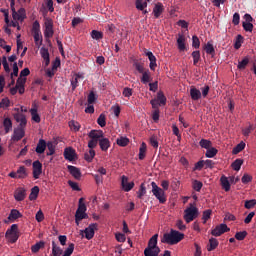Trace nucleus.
<instances>
[{"label": "nucleus", "mask_w": 256, "mask_h": 256, "mask_svg": "<svg viewBox=\"0 0 256 256\" xmlns=\"http://www.w3.org/2000/svg\"><path fill=\"white\" fill-rule=\"evenodd\" d=\"M185 239V234L171 229L169 233H164L161 243H166L167 245H177V243H181Z\"/></svg>", "instance_id": "f257e3e1"}, {"label": "nucleus", "mask_w": 256, "mask_h": 256, "mask_svg": "<svg viewBox=\"0 0 256 256\" xmlns=\"http://www.w3.org/2000/svg\"><path fill=\"white\" fill-rule=\"evenodd\" d=\"M157 239H159V234H155L150 238L148 246L144 250V256H159L161 248L157 246Z\"/></svg>", "instance_id": "f03ea898"}, {"label": "nucleus", "mask_w": 256, "mask_h": 256, "mask_svg": "<svg viewBox=\"0 0 256 256\" xmlns=\"http://www.w3.org/2000/svg\"><path fill=\"white\" fill-rule=\"evenodd\" d=\"M32 33L36 47H41L43 45V35L41 34V24L37 20L32 24Z\"/></svg>", "instance_id": "7ed1b4c3"}, {"label": "nucleus", "mask_w": 256, "mask_h": 256, "mask_svg": "<svg viewBox=\"0 0 256 256\" xmlns=\"http://www.w3.org/2000/svg\"><path fill=\"white\" fill-rule=\"evenodd\" d=\"M88 137L90 139L88 142V148L95 149L99 143V140L103 137V132L101 130H91Z\"/></svg>", "instance_id": "20e7f679"}, {"label": "nucleus", "mask_w": 256, "mask_h": 256, "mask_svg": "<svg viewBox=\"0 0 256 256\" xmlns=\"http://www.w3.org/2000/svg\"><path fill=\"white\" fill-rule=\"evenodd\" d=\"M5 237L9 243H17V240L19 239V226L17 224H12L6 231Z\"/></svg>", "instance_id": "39448f33"}, {"label": "nucleus", "mask_w": 256, "mask_h": 256, "mask_svg": "<svg viewBox=\"0 0 256 256\" xmlns=\"http://www.w3.org/2000/svg\"><path fill=\"white\" fill-rule=\"evenodd\" d=\"M152 194L156 199H158L159 203L163 204L167 202V197H165V190L163 188L158 187L157 183L151 182Z\"/></svg>", "instance_id": "423d86ee"}, {"label": "nucleus", "mask_w": 256, "mask_h": 256, "mask_svg": "<svg viewBox=\"0 0 256 256\" xmlns=\"http://www.w3.org/2000/svg\"><path fill=\"white\" fill-rule=\"evenodd\" d=\"M184 213L186 223H191V221H194L195 218L199 216V209L191 205V207L187 208Z\"/></svg>", "instance_id": "0eeeda50"}, {"label": "nucleus", "mask_w": 256, "mask_h": 256, "mask_svg": "<svg viewBox=\"0 0 256 256\" xmlns=\"http://www.w3.org/2000/svg\"><path fill=\"white\" fill-rule=\"evenodd\" d=\"M44 37L45 39H51L53 35H55V31L53 30V19L45 18L44 22Z\"/></svg>", "instance_id": "6e6552de"}, {"label": "nucleus", "mask_w": 256, "mask_h": 256, "mask_svg": "<svg viewBox=\"0 0 256 256\" xmlns=\"http://www.w3.org/2000/svg\"><path fill=\"white\" fill-rule=\"evenodd\" d=\"M228 231H231V229L227 227V224H220L212 229L211 235H213V237H221L223 233H228Z\"/></svg>", "instance_id": "1a4fd4ad"}, {"label": "nucleus", "mask_w": 256, "mask_h": 256, "mask_svg": "<svg viewBox=\"0 0 256 256\" xmlns=\"http://www.w3.org/2000/svg\"><path fill=\"white\" fill-rule=\"evenodd\" d=\"M32 169L34 179H39L41 173H43V164L39 160H36L32 164Z\"/></svg>", "instance_id": "9d476101"}, {"label": "nucleus", "mask_w": 256, "mask_h": 256, "mask_svg": "<svg viewBox=\"0 0 256 256\" xmlns=\"http://www.w3.org/2000/svg\"><path fill=\"white\" fill-rule=\"evenodd\" d=\"M25 137V128H22L18 126L17 128L14 129V134L12 135L11 139L12 141H21Z\"/></svg>", "instance_id": "9b49d317"}, {"label": "nucleus", "mask_w": 256, "mask_h": 256, "mask_svg": "<svg viewBox=\"0 0 256 256\" xmlns=\"http://www.w3.org/2000/svg\"><path fill=\"white\" fill-rule=\"evenodd\" d=\"M95 229H97V224L93 223L90 224L84 231H81L82 233H85V238L90 241V239H93L95 237Z\"/></svg>", "instance_id": "f8f14e48"}, {"label": "nucleus", "mask_w": 256, "mask_h": 256, "mask_svg": "<svg viewBox=\"0 0 256 256\" xmlns=\"http://www.w3.org/2000/svg\"><path fill=\"white\" fill-rule=\"evenodd\" d=\"M144 53H145L146 57H148V59L150 61L149 67H150L151 71H155V69L157 67V57H155L153 55V52L147 51V49H144Z\"/></svg>", "instance_id": "ddd939ff"}, {"label": "nucleus", "mask_w": 256, "mask_h": 256, "mask_svg": "<svg viewBox=\"0 0 256 256\" xmlns=\"http://www.w3.org/2000/svg\"><path fill=\"white\" fill-rule=\"evenodd\" d=\"M14 119L17 123H20L18 127H22L25 129L27 127V117L23 113L14 114Z\"/></svg>", "instance_id": "4468645a"}, {"label": "nucleus", "mask_w": 256, "mask_h": 256, "mask_svg": "<svg viewBox=\"0 0 256 256\" xmlns=\"http://www.w3.org/2000/svg\"><path fill=\"white\" fill-rule=\"evenodd\" d=\"M163 11H165V7H163V3L161 2L156 3L152 12L155 19H159L161 15H163Z\"/></svg>", "instance_id": "2eb2a0df"}, {"label": "nucleus", "mask_w": 256, "mask_h": 256, "mask_svg": "<svg viewBox=\"0 0 256 256\" xmlns=\"http://www.w3.org/2000/svg\"><path fill=\"white\" fill-rule=\"evenodd\" d=\"M75 155H77L75 149L71 147L65 148L64 159H66V161H75Z\"/></svg>", "instance_id": "dca6fc26"}, {"label": "nucleus", "mask_w": 256, "mask_h": 256, "mask_svg": "<svg viewBox=\"0 0 256 256\" xmlns=\"http://www.w3.org/2000/svg\"><path fill=\"white\" fill-rule=\"evenodd\" d=\"M14 197L17 201H24L25 197H27V191L25 188H18L14 192Z\"/></svg>", "instance_id": "f3484780"}, {"label": "nucleus", "mask_w": 256, "mask_h": 256, "mask_svg": "<svg viewBox=\"0 0 256 256\" xmlns=\"http://www.w3.org/2000/svg\"><path fill=\"white\" fill-rule=\"evenodd\" d=\"M67 169L70 173V175H72V177H74V179H81V170L75 166L72 165H68Z\"/></svg>", "instance_id": "a211bd4d"}, {"label": "nucleus", "mask_w": 256, "mask_h": 256, "mask_svg": "<svg viewBox=\"0 0 256 256\" xmlns=\"http://www.w3.org/2000/svg\"><path fill=\"white\" fill-rule=\"evenodd\" d=\"M128 178L126 176H122V187L126 193H129L133 187H135V182H127Z\"/></svg>", "instance_id": "6ab92c4d"}, {"label": "nucleus", "mask_w": 256, "mask_h": 256, "mask_svg": "<svg viewBox=\"0 0 256 256\" xmlns=\"http://www.w3.org/2000/svg\"><path fill=\"white\" fill-rule=\"evenodd\" d=\"M45 149H47V142L44 139H40L36 146V153L38 155H42V153H45Z\"/></svg>", "instance_id": "aec40b11"}, {"label": "nucleus", "mask_w": 256, "mask_h": 256, "mask_svg": "<svg viewBox=\"0 0 256 256\" xmlns=\"http://www.w3.org/2000/svg\"><path fill=\"white\" fill-rule=\"evenodd\" d=\"M190 97H191L192 101H199V99H201V97H202L201 90H199L195 87H191L190 88Z\"/></svg>", "instance_id": "412c9836"}, {"label": "nucleus", "mask_w": 256, "mask_h": 256, "mask_svg": "<svg viewBox=\"0 0 256 256\" xmlns=\"http://www.w3.org/2000/svg\"><path fill=\"white\" fill-rule=\"evenodd\" d=\"M220 183H221L222 189H224V191H226V192L231 191V183H229V178H227V176H225V175L221 176Z\"/></svg>", "instance_id": "4be33fe9"}, {"label": "nucleus", "mask_w": 256, "mask_h": 256, "mask_svg": "<svg viewBox=\"0 0 256 256\" xmlns=\"http://www.w3.org/2000/svg\"><path fill=\"white\" fill-rule=\"evenodd\" d=\"M79 79H83V74H75L71 79L72 91H75L79 87Z\"/></svg>", "instance_id": "5701e85b"}, {"label": "nucleus", "mask_w": 256, "mask_h": 256, "mask_svg": "<svg viewBox=\"0 0 256 256\" xmlns=\"http://www.w3.org/2000/svg\"><path fill=\"white\" fill-rule=\"evenodd\" d=\"M2 125L4 127V131H5L6 134L11 132L12 129H13V121H11V118H5L3 120Z\"/></svg>", "instance_id": "b1692460"}, {"label": "nucleus", "mask_w": 256, "mask_h": 256, "mask_svg": "<svg viewBox=\"0 0 256 256\" xmlns=\"http://www.w3.org/2000/svg\"><path fill=\"white\" fill-rule=\"evenodd\" d=\"M185 41H186L185 35L178 34L177 45H178L179 51H185V49H186Z\"/></svg>", "instance_id": "393cba45"}, {"label": "nucleus", "mask_w": 256, "mask_h": 256, "mask_svg": "<svg viewBox=\"0 0 256 256\" xmlns=\"http://www.w3.org/2000/svg\"><path fill=\"white\" fill-rule=\"evenodd\" d=\"M99 145H100V149L102 151H107L109 149V147H111V142L109 141V139L102 137L99 140Z\"/></svg>", "instance_id": "a878e982"}, {"label": "nucleus", "mask_w": 256, "mask_h": 256, "mask_svg": "<svg viewBox=\"0 0 256 256\" xmlns=\"http://www.w3.org/2000/svg\"><path fill=\"white\" fill-rule=\"evenodd\" d=\"M150 81L151 71H149V69H146V71L142 72L141 83H143V85H147V83H150Z\"/></svg>", "instance_id": "bb28decb"}, {"label": "nucleus", "mask_w": 256, "mask_h": 256, "mask_svg": "<svg viewBox=\"0 0 256 256\" xmlns=\"http://www.w3.org/2000/svg\"><path fill=\"white\" fill-rule=\"evenodd\" d=\"M83 219H89V215L85 212H77L75 213V223L76 225H79Z\"/></svg>", "instance_id": "cd10ccee"}, {"label": "nucleus", "mask_w": 256, "mask_h": 256, "mask_svg": "<svg viewBox=\"0 0 256 256\" xmlns=\"http://www.w3.org/2000/svg\"><path fill=\"white\" fill-rule=\"evenodd\" d=\"M10 7L14 21H21V14L17 13V11L15 10V0H12L10 2Z\"/></svg>", "instance_id": "c85d7f7f"}, {"label": "nucleus", "mask_w": 256, "mask_h": 256, "mask_svg": "<svg viewBox=\"0 0 256 256\" xmlns=\"http://www.w3.org/2000/svg\"><path fill=\"white\" fill-rule=\"evenodd\" d=\"M216 247H219V241L216 238H210L207 251H215Z\"/></svg>", "instance_id": "c756f323"}, {"label": "nucleus", "mask_w": 256, "mask_h": 256, "mask_svg": "<svg viewBox=\"0 0 256 256\" xmlns=\"http://www.w3.org/2000/svg\"><path fill=\"white\" fill-rule=\"evenodd\" d=\"M133 67H135L136 71H138V73H144L147 71V69H145V64L143 62H139V61H134L133 63Z\"/></svg>", "instance_id": "7c9ffc66"}, {"label": "nucleus", "mask_w": 256, "mask_h": 256, "mask_svg": "<svg viewBox=\"0 0 256 256\" xmlns=\"http://www.w3.org/2000/svg\"><path fill=\"white\" fill-rule=\"evenodd\" d=\"M204 51L207 53V55H211V57H215V47L211 42H207V44L204 47Z\"/></svg>", "instance_id": "2f4dec72"}, {"label": "nucleus", "mask_w": 256, "mask_h": 256, "mask_svg": "<svg viewBox=\"0 0 256 256\" xmlns=\"http://www.w3.org/2000/svg\"><path fill=\"white\" fill-rule=\"evenodd\" d=\"M63 255V250L61 247L57 246L55 241L52 242V256H61Z\"/></svg>", "instance_id": "473e14b6"}, {"label": "nucleus", "mask_w": 256, "mask_h": 256, "mask_svg": "<svg viewBox=\"0 0 256 256\" xmlns=\"http://www.w3.org/2000/svg\"><path fill=\"white\" fill-rule=\"evenodd\" d=\"M20 217H23V215H21V212H19V210L17 209H13L11 210L8 219L9 221H15V219H19Z\"/></svg>", "instance_id": "72a5a7b5"}, {"label": "nucleus", "mask_w": 256, "mask_h": 256, "mask_svg": "<svg viewBox=\"0 0 256 256\" xmlns=\"http://www.w3.org/2000/svg\"><path fill=\"white\" fill-rule=\"evenodd\" d=\"M94 158H95V150H93V148H90V150L84 154V159L88 163H91V161H93Z\"/></svg>", "instance_id": "f704fd0d"}, {"label": "nucleus", "mask_w": 256, "mask_h": 256, "mask_svg": "<svg viewBox=\"0 0 256 256\" xmlns=\"http://www.w3.org/2000/svg\"><path fill=\"white\" fill-rule=\"evenodd\" d=\"M199 145L202 149H211L213 147V143L208 139H201Z\"/></svg>", "instance_id": "c9c22d12"}, {"label": "nucleus", "mask_w": 256, "mask_h": 256, "mask_svg": "<svg viewBox=\"0 0 256 256\" xmlns=\"http://www.w3.org/2000/svg\"><path fill=\"white\" fill-rule=\"evenodd\" d=\"M217 153H219V150H217L216 148L211 146L210 148L207 149L205 156L208 159H213V157H215V155H217Z\"/></svg>", "instance_id": "e433bc0d"}, {"label": "nucleus", "mask_w": 256, "mask_h": 256, "mask_svg": "<svg viewBox=\"0 0 256 256\" xmlns=\"http://www.w3.org/2000/svg\"><path fill=\"white\" fill-rule=\"evenodd\" d=\"M37 197H39V186H34L31 189V193L29 195V199H30V201H35V199H37Z\"/></svg>", "instance_id": "4c0bfd02"}, {"label": "nucleus", "mask_w": 256, "mask_h": 256, "mask_svg": "<svg viewBox=\"0 0 256 256\" xmlns=\"http://www.w3.org/2000/svg\"><path fill=\"white\" fill-rule=\"evenodd\" d=\"M145 153H147V144H145V142H142V144L139 148V159H140V161H143V159H145Z\"/></svg>", "instance_id": "58836bf2"}, {"label": "nucleus", "mask_w": 256, "mask_h": 256, "mask_svg": "<svg viewBox=\"0 0 256 256\" xmlns=\"http://www.w3.org/2000/svg\"><path fill=\"white\" fill-rule=\"evenodd\" d=\"M45 247V242L43 241H40V242H37L36 244H34L32 247H31V251L32 253H39V251L41 249H43Z\"/></svg>", "instance_id": "ea45409f"}, {"label": "nucleus", "mask_w": 256, "mask_h": 256, "mask_svg": "<svg viewBox=\"0 0 256 256\" xmlns=\"http://www.w3.org/2000/svg\"><path fill=\"white\" fill-rule=\"evenodd\" d=\"M117 145H119V147H127L129 145V138L127 137H119L116 140Z\"/></svg>", "instance_id": "a19ab883"}, {"label": "nucleus", "mask_w": 256, "mask_h": 256, "mask_svg": "<svg viewBox=\"0 0 256 256\" xmlns=\"http://www.w3.org/2000/svg\"><path fill=\"white\" fill-rule=\"evenodd\" d=\"M16 173L18 175V179H25V177H27V168H25V166H20Z\"/></svg>", "instance_id": "79ce46f5"}, {"label": "nucleus", "mask_w": 256, "mask_h": 256, "mask_svg": "<svg viewBox=\"0 0 256 256\" xmlns=\"http://www.w3.org/2000/svg\"><path fill=\"white\" fill-rule=\"evenodd\" d=\"M156 101L158 103H160L161 105H166L167 104V97H165V94H163V91H159L157 93Z\"/></svg>", "instance_id": "37998d69"}, {"label": "nucleus", "mask_w": 256, "mask_h": 256, "mask_svg": "<svg viewBox=\"0 0 256 256\" xmlns=\"http://www.w3.org/2000/svg\"><path fill=\"white\" fill-rule=\"evenodd\" d=\"M32 121H35V123H41V116H39V113H37V108H32L30 110Z\"/></svg>", "instance_id": "c03bdc74"}, {"label": "nucleus", "mask_w": 256, "mask_h": 256, "mask_svg": "<svg viewBox=\"0 0 256 256\" xmlns=\"http://www.w3.org/2000/svg\"><path fill=\"white\" fill-rule=\"evenodd\" d=\"M243 149H245V142H240L239 144H237L233 150H232V154L233 155H239V153H241V151H243Z\"/></svg>", "instance_id": "a18cd8bd"}, {"label": "nucleus", "mask_w": 256, "mask_h": 256, "mask_svg": "<svg viewBox=\"0 0 256 256\" xmlns=\"http://www.w3.org/2000/svg\"><path fill=\"white\" fill-rule=\"evenodd\" d=\"M146 194H147V188L145 187V183H142L140 185L139 190L137 191V197L138 199H143V197H145Z\"/></svg>", "instance_id": "49530a36"}, {"label": "nucleus", "mask_w": 256, "mask_h": 256, "mask_svg": "<svg viewBox=\"0 0 256 256\" xmlns=\"http://www.w3.org/2000/svg\"><path fill=\"white\" fill-rule=\"evenodd\" d=\"M193 58V65H197L201 61V52L199 50H195L191 54Z\"/></svg>", "instance_id": "de8ad7c7"}, {"label": "nucleus", "mask_w": 256, "mask_h": 256, "mask_svg": "<svg viewBox=\"0 0 256 256\" xmlns=\"http://www.w3.org/2000/svg\"><path fill=\"white\" fill-rule=\"evenodd\" d=\"M85 201V198H80L79 199V204H78V208H77V212L80 213H86L87 211V205H85L83 202Z\"/></svg>", "instance_id": "09e8293b"}, {"label": "nucleus", "mask_w": 256, "mask_h": 256, "mask_svg": "<svg viewBox=\"0 0 256 256\" xmlns=\"http://www.w3.org/2000/svg\"><path fill=\"white\" fill-rule=\"evenodd\" d=\"M241 165H243V159L238 158L232 163V169L234 171H241Z\"/></svg>", "instance_id": "8fccbe9b"}, {"label": "nucleus", "mask_w": 256, "mask_h": 256, "mask_svg": "<svg viewBox=\"0 0 256 256\" xmlns=\"http://www.w3.org/2000/svg\"><path fill=\"white\" fill-rule=\"evenodd\" d=\"M247 65H249V58L245 57V58H243L242 61L238 62V66L237 67H238V69L240 71H243V69H246Z\"/></svg>", "instance_id": "3c124183"}, {"label": "nucleus", "mask_w": 256, "mask_h": 256, "mask_svg": "<svg viewBox=\"0 0 256 256\" xmlns=\"http://www.w3.org/2000/svg\"><path fill=\"white\" fill-rule=\"evenodd\" d=\"M213 213V211L211 209L205 210L202 214V220H203V224L205 225V223H207V221H209V219H211V214Z\"/></svg>", "instance_id": "603ef678"}, {"label": "nucleus", "mask_w": 256, "mask_h": 256, "mask_svg": "<svg viewBox=\"0 0 256 256\" xmlns=\"http://www.w3.org/2000/svg\"><path fill=\"white\" fill-rule=\"evenodd\" d=\"M192 187H193L194 191H197L199 193L201 191V189H203V182H201L199 180H194L192 182Z\"/></svg>", "instance_id": "864d4df0"}, {"label": "nucleus", "mask_w": 256, "mask_h": 256, "mask_svg": "<svg viewBox=\"0 0 256 256\" xmlns=\"http://www.w3.org/2000/svg\"><path fill=\"white\" fill-rule=\"evenodd\" d=\"M97 123L100 127H105V125H107V118L105 116V114H100L98 119H97Z\"/></svg>", "instance_id": "5fc2aeb1"}, {"label": "nucleus", "mask_w": 256, "mask_h": 256, "mask_svg": "<svg viewBox=\"0 0 256 256\" xmlns=\"http://www.w3.org/2000/svg\"><path fill=\"white\" fill-rule=\"evenodd\" d=\"M242 27L244 29V31L248 32V33H253V23L251 22H242Z\"/></svg>", "instance_id": "6e6d98bb"}, {"label": "nucleus", "mask_w": 256, "mask_h": 256, "mask_svg": "<svg viewBox=\"0 0 256 256\" xmlns=\"http://www.w3.org/2000/svg\"><path fill=\"white\" fill-rule=\"evenodd\" d=\"M69 127L72 131H79V129H81V125L79 124V122L72 120L69 122Z\"/></svg>", "instance_id": "4d7b16f0"}, {"label": "nucleus", "mask_w": 256, "mask_h": 256, "mask_svg": "<svg viewBox=\"0 0 256 256\" xmlns=\"http://www.w3.org/2000/svg\"><path fill=\"white\" fill-rule=\"evenodd\" d=\"M73 251H75V244L70 243L62 256H71L73 255Z\"/></svg>", "instance_id": "13d9d810"}, {"label": "nucleus", "mask_w": 256, "mask_h": 256, "mask_svg": "<svg viewBox=\"0 0 256 256\" xmlns=\"http://www.w3.org/2000/svg\"><path fill=\"white\" fill-rule=\"evenodd\" d=\"M147 8V2H143V0H136V9L138 11H144Z\"/></svg>", "instance_id": "bf43d9fd"}, {"label": "nucleus", "mask_w": 256, "mask_h": 256, "mask_svg": "<svg viewBox=\"0 0 256 256\" xmlns=\"http://www.w3.org/2000/svg\"><path fill=\"white\" fill-rule=\"evenodd\" d=\"M192 47L194 49H199V47H201V41L197 35L192 36Z\"/></svg>", "instance_id": "052dcab7"}, {"label": "nucleus", "mask_w": 256, "mask_h": 256, "mask_svg": "<svg viewBox=\"0 0 256 256\" xmlns=\"http://www.w3.org/2000/svg\"><path fill=\"white\" fill-rule=\"evenodd\" d=\"M46 147L48 148V152L46 153V155H55V145H53V142H48L46 144Z\"/></svg>", "instance_id": "680f3d73"}, {"label": "nucleus", "mask_w": 256, "mask_h": 256, "mask_svg": "<svg viewBox=\"0 0 256 256\" xmlns=\"http://www.w3.org/2000/svg\"><path fill=\"white\" fill-rule=\"evenodd\" d=\"M115 239L116 241H118V243H125V241H127V237L125 236V234L120 232L115 234Z\"/></svg>", "instance_id": "e2e57ef3"}, {"label": "nucleus", "mask_w": 256, "mask_h": 256, "mask_svg": "<svg viewBox=\"0 0 256 256\" xmlns=\"http://www.w3.org/2000/svg\"><path fill=\"white\" fill-rule=\"evenodd\" d=\"M92 39H96V41H99L103 37V33L97 30H92L91 32Z\"/></svg>", "instance_id": "0e129e2a"}, {"label": "nucleus", "mask_w": 256, "mask_h": 256, "mask_svg": "<svg viewBox=\"0 0 256 256\" xmlns=\"http://www.w3.org/2000/svg\"><path fill=\"white\" fill-rule=\"evenodd\" d=\"M247 237V231H240L235 234V239L237 241H243Z\"/></svg>", "instance_id": "69168bd1"}, {"label": "nucleus", "mask_w": 256, "mask_h": 256, "mask_svg": "<svg viewBox=\"0 0 256 256\" xmlns=\"http://www.w3.org/2000/svg\"><path fill=\"white\" fill-rule=\"evenodd\" d=\"M40 55L42 57V59H49L50 56H49V49L45 48V47H42L40 49Z\"/></svg>", "instance_id": "338daca9"}, {"label": "nucleus", "mask_w": 256, "mask_h": 256, "mask_svg": "<svg viewBox=\"0 0 256 256\" xmlns=\"http://www.w3.org/2000/svg\"><path fill=\"white\" fill-rule=\"evenodd\" d=\"M256 205V200L255 199H252V200H246L245 201V204H244V207L246 209H253V207Z\"/></svg>", "instance_id": "774afa93"}]
</instances>
